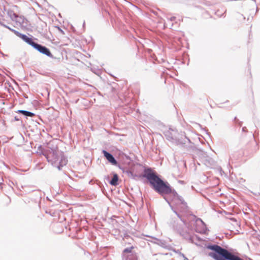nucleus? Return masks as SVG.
Instances as JSON below:
<instances>
[{"label": "nucleus", "instance_id": "7", "mask_svg": "<svg viewBox=\"0 0 260 260\" xmlns=\"http://www.w3.org/2000/svg\"><path fill=\"white\" fill-rule=\"evenodd\" d=\"M103 153L104 154V156L106 158V159L110 162L111 164H112L113 165H116L117 162V161L115 160V159L114 158V157L107 152L105 150L103 151Z\"/></svg>", "mask_w": 260, "mask_h": 260}, {"label": "nucleus", "instance_id": "11", "mask_svg": "<svg viewBox=\"0 0 260 260\" xmlns=\"http://www.w3.org/2000/svg\"><path fill=\"white\" fill-rule=\"evenodd\" d=\"M133 249V247L127 248L124 250L123 252H125V253H130L132 252Z\"/></svg>", "mask_w": 260, "mask_h": 260}, {"label": "nucleus", "instance_id": "4", "mask_svg": "<svg viewBox=\"0 0 260 260\" xmlns=\"http://www.w3.org/2000/svg\"><path fill=\"white\" fill-rule=\"evenodd\" d=\"M13 32L15 33V35H16L18 37L22 39L23 40H24L25 42L27 43L28 44L31 45L32 46L34 47L35 44H36V43L33 42L32 39L31 38H28L27 36H26L25 35H22L18 31L16 30H13Z\"/></svg>", "mask_w": 260, "mask_h": 260}, {"label": "nucleus", "instance_id": "12", "mask_svg": "<svg viewBox=\"0 0 260 260\" xmlns=\"http://www.w3.org/2000/svg\"><path fill=\"white\" fill-rule=\"evenodd\" d=\"M218 11H217L216 12V14H217L218 16H221L225 13V11L224 10H223L221 14H218Z\"/></svg>", "mask_w": 260, "mask_h": 260}, {"label": "nucleus", "instance_id": "5", "mask_svg": "<svg viewBox=\"0 0 260 260\" xmlns=\"http://www.w3.org/2000/svg\"><path fill=\"white\" fill-rule=\"evenodd\" d=\"M206 231V225L201 220L197 221L196 231L200 233H204Z\"/></svg>", "mask_w": 260, "mask_h": 260}, {"label": "nucleus", "instance_id": "6", "mask_svg": "<svg viewBox=\"0 0 260 260\" xmlns=\"http://www.w3.org/2000/svg\"><path fill=\"white\" fill-rule=\"evenodd\" d=\"M34 47L43 54H44L48 56L51 55V53L49 50L44 46H42L41 45L36 43Z\"/></svg>", "mask_w": 260, "mask_h": 260}, {"label": "nucleus", "instance_id": "14", "mask_svg": "<svg viewBox=\"0 0 260 260\" xmlns=\"http://www.w3.org/2000/svg\"><path fill=\"white\" fill-rule=\"evenodd\" d=\"M174 18H175L174 17H172V18H171V20H173L174 19Z\"/></svg>", "mask_w": 260, "mask_h": 260}, {"label": "nucleus", "instance_id": "10", "mask_svg": "<svg viewBox=\"0 0 260 260\" xmlns=\"http://www.w3.org/2000/svg\"><path fill=\"white\" fill-rule=\"evenodd\" d=\"M118 180V175L116 174H114L113 175V177L112 180L110 181V184L111 185H114V186L117 185Z\"/></svg>", "mask_w": 260, "mask_h": 260}, {"label": "nucleus", "instance_id": "8", "mask_svg": "<svg viewBox=\"0 0 260 260\" xmlns=\"http://www.w3.org/2000/svg\"><path fill=\"white\" fill-rule=\"evenodd\" d=\"M59 160V165H57L56 167L58 170H60L61 168L67 164L68 160L64 157H63L61 154L60 155Z\"/></svg>", "mask_w": 260, "mask_h": 260}, {"label": "nucleus", "instance_id": "1", "mask_svg": "<svg viewBox=\"0 0 260 260\" xmlns=\"http://www.w3.org/2000/svg\"><path fill=\"white\" fill-rule=\"evenodd\" d=\"M144 176L149 180L155 190L159 193L168 194L173 192L169 184L164 182L154 173H147Z\"/></svg>", "mask_w": 260, "mask_h": 260}, {"label": "nucleus", "instance_id": "13", "mask_svg": "<svg viewBox=\"0 0 260 260\" xmlns=\"http://www.w3.org/2000/svg\"><path fill=\"white\" fill-rule=\"evenodd\" d=\"M242 131H244V132H246V127H244L242 128Z\"/></svg>", "mask_w": 260, "mask_h": 260}, {"label": "nucleus", "instance_id": "15", "mask_svg": "<svg viewBox=\"0 0 260 260\" xmlns=\"http://www.w3.org/2000/svg\"><path fill=\"white\" fill-rule=\"evenodd\" d=\"M242 17V15L239 16V18H240V17Z\"/></svg>", "mask_w": 260, "mask_h": 260}, {"label": "nucleus", "instance_id": "3", "mask_svg": "<svg viewBox=\"0 0 260 260\" xmlns=\"http://www.w3.org/2000/svg\"><path fill=\"white\" fill-rule=\"evenodd\" d=\"M60 154H59L58 148L55 149H51L49 150L46 155V158L49 162H50L52 165H55L60 158Z\"/></svg>", "mask_w": 260, "mask_h": 260}, {"label": "nucleus", "instance_id": "2", "mask_svg": "<svg viewBox=\"0 0 260 260\" xmlns=\"http://www.w3.org/2000/svg\"><path fill=\"white\" fill-rule=\"evenodd\" d=\"M209 248L214 251L210 255L216 260H243L217 245L209 246Z\"/></svg>", "mask_w": 260, "mask_h": 260}, {"label": "nucleus", "instance_id": "9", "mask_svg": "<svg viewBox=\"0 0 260 260\" xmlns=\"http://www.w3.org/2000/svg\"><path fill=\"white\" fill-rule=\"evenodd\" d=\"M18 113H21L25 116H29V117H33L35 116V114L33 113H31L29 111H25V110H18L17 111Z\"/></svg>", "mask_w": 260, "mask_h": 260}]
</instances>
